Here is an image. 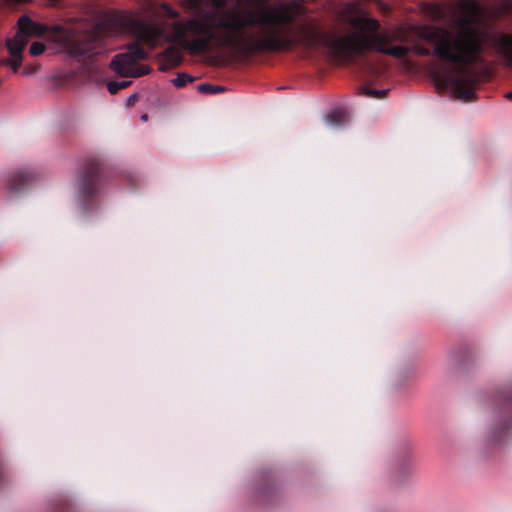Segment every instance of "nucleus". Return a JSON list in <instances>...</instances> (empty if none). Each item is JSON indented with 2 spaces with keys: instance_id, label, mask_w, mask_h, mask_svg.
<instances>
[{
  "instance_id": "obj_1",
  "label": "nucleus",
  "mask_w": 512,
  "mask_h": 512,
  "mask_svg": "<svg viewBox=\"0 0 512 512\" xmlns=\"http://www.w3.org/2000/svg\"><path fill=\"white\" fill-rule=\"evenodd\" d=\"M187 9L201 15L186 21H176L173 31L192 53L205 52L215 41L219 46L245 55L261 52H287L298 46L306 50L324 46L342 62H351L366 52H378L395 58H404L409 48L390 46L394 37L381 27L380 22L358 15L349 19L353 32L342 36L323 32L313 21L297 26V35H290L288 27L304 13L297 2L230 9L219 16L207 7L218 9L226 0H183Z\"/></svg>"
},
{
  "instance_id": "obj_2",
  "label": "nucleus",
  "mask_w": 512,
  "mask_h": 512,
  "mask_svg": "<svg viewBox=\"0 0 512 512\" xmlns=\"http://www.w3.org/2000/svg\"><path fill=\"white\" fill-rule=\"evenodd\" d=\"M452 10V28L428 25L418 27V37L432 44L433 49L416 45L414 52L423 57L435 56L443 62L458 66L460 75L449 74L445 81L458 98L472 100L475 95L474 79L468 75L467 69L478 64L482 58L485 39L478 24L485 17L486 10L476 0H459Z\"/></svg>"
},
{
  "instance_id": "obj_3",
  "label": "nucleus",
  "mask_w": 512,
  "mask_h": 512,
  "mask_svg": "<svg viewBox=\"0 0 512 512\" xmlns=\"http://www.w3.org/2000/svg\"><path fill=\"white\" fill-rule=\"evenodd\" d=\"M138 41L130 44L127 51L115 55L110 63L111 69L122 77H139L149 73L146 65L138 66L137 62L148 57L141 43L150 48L156 47L165 38L164 28L156 22L141 21L135 26Z\"/></svg>"
},
{
  "instance_id": "obj_4",
  "label": "nucleus",
  "mask_w": 512,
  "mask_h": 512,
  "mask_svg": "<svg viewBox=\"0 0 512 512\" xmlns=\"http://www.w3.org/2000/svg\"><path fill=\"white\" fill-rule=\"evenodd\" d=\"M105 180L104 162L99 157H88L82 163L76 179L78 196L85 212L98 196Z\"/></svg>"
},
{
  "instance_id": "obj_5",
  "label": "nucleus",
  "mask_w": 512,
  "mask_h": 512,
  "mask_svg": "<svg viewBox=\"0 0 512 512\" xmlns=\"http://www.w3.org/2000/svg\"><path fill=\"white\" fill-rule=\"evenodd\" d=\"M36 179V173L31 169H20L7 180V187L11 193H18L28 187Z\"/></svg>"
},
{
  "instance_id": "obj_6",
  "label": "nucleus",
  "mask_w": 512,
  "mask_h": 512,
  "mask_svg": "<svg viewBox=\"0 0 512 512\" xmlns=\"http://www.w3.org/2000/svg\"><path fill=\"white\" fill-rule=\"evenodd\" d=\"M492 44L505 64L512 67V33H501L494 36Z\"/></svg>"
},
{
  "instance_id": "obj_7",
  "label": "nucleus",
  "mask_w": 512,
  "mask_h": 512,
  "mask_svg": "<svg viewBox=\"0 0 512 512\" xmlns=\"http://www.w3.org/2000/svg\"><path fill=\"white\" fill-rule=\"evenodd\" d=\"M18 29L20 30V34H24L27 39L29 36H42L48 30L46 25L36 23L27 16L19 18Z\"/></svg>"
},
{
  "instance_id": "obj_8",
  "label": "nucleus",
  "mask_w": 512,
  "mask_h": 512,
  "mask_svg": "<svg viewBox=\"0 0 512 512\" xmlns=\"http://www.w3.org/2000/svg\"><path fill=\"white\" fill-rule=\"evenodd\" d=\"M99 45V38L95 34H87L75 41L74 52L79 56H89Z\"/></svg>"
},
{
  "instance_id": "obj_9",
  "label": "nucleus",
  "mask_w": 512,
  "mask_h": 512,
  "mask_svg": "<svg viewBox=\"0 0 512 512\" xmlns=\"http://www.w3.org/2000/svg\"><path fill=\"white\" fill-rule=\"evenodd\" d=\"M28 39L24 34H20L18 29L17 34L14 38L7 41V48L12 57H22V51L27 44Z\"/></svg>"
},
{
  "instance_id": "obj_10",
  "label": "nucleus",
  "mask_w": 512,
  "mask_h": 512,
  "mask_svg": "<svg viewBox=\"0 0 512 512\" xmlns=\"http://www.w3.org/2000/svg\"><path fill=\"white\" fill-rule=\"evenodd\" d=\"M326 120L331 126L340 127L349 121V114L343 109H335L326 116Z\"/></svg>"
},
{
  "instance_id": "obj_11",
  "label": "nucleus",
  "mask_w": 512,
  "mask_h": 512,
  "mask_svg": "<svg viewBox=\"0 0 512 512\" xmlns=\"http://www.w3.org/2000/svg\"><path fill=\"white\" fill-rule=\"evenodd\" d=\"M181 51L173 46L168 47L164 52V58L171 66H177L182 61Z\"/></svg>"
},
{
  "instance_id": "obj_12",
  "label": "nucleus",
  "mask_w": 512,
  "mask_h": 512,
  "mask_svg": "<svg viewBox=\"0 0 512 512\" xmlns=\"http://www.w3.org/2000/svg\"><path fill=\"white\" fill-rule=\"evenodd\" d=\"M197 90L201 93L205 94H217L225 90L223 86L220 85H212L209 83H201L197 86Z\"/></svg>"
},
{
  "instance_id": "obj_13",
  "label": "nucleus",
  "mask_w": 512,
  "mask_h": 512,
  "mask_svg": "<svg viewBox=\"0 0 512 512\" xmlns=\"http://www.w3.org/2000/svg\"><path fill=\"white\" fill-rule=\"evenodd\" d=\"M388 90H376V89H372V88H368L366 86H363L360 88V94L361 95H364V96H367V97H371V98H384L387 94Z\"/></svg>"
},
{
  "instance_id": "obj_14",
  "label": "nucleus",
  "mask_w": 512,
  "mask_h": 512,
  "mask_svg": "<svg viewBox=\"0 0 512 512\" xmlns=\"http://www.w3.org/2000/svg\"><path fill=\"white\" fill-rule=\"evenodd\" d=\"M194 79L195 78L189 74L178 73L177 77L175 79H173L172 82L176 87L182 88V87L186 86L188 83L193 82Z\"/></svg>"
},
{
  "instance_id": "obj_15",
  "label": "nucleus",
  "mask_w": 512,
  "mask_h": 512,
  "mask_svg": "<svg viewBox=\"0 0 512 512\" xmlns=\"http://www.w3.org/2000/svg\"><path fill=\"white\" fill-rule=\"evenodd\" d=\"M430 14L436 21L443 20L446 17V10L439 4H434L430 7Z\"/></svg>"
},
{
  "instance_id": "obj_16",
  "label": "nucleus",
  "mask_w": 512,
  "mask_h": 512,
  "mask_svg": "<svg viewBox=\"0 0 512 512\" xmlns=\"http://www.w3.org/2000/svg\"><path fill=\"white\" fill-rule=\"evenodd\" d=\"M510 428V424L507 422L502 423L494 432L492 435V439L495 442H501L502 440V434L506 435L508 433V430Z\"/></svg>"
},
{
  "instance_id": "obj_17",
  "label": "nucleus",
  "mask_w": 512,
  "mask_h": 512,
  "mask_svg": "<svg viewBox=\"0 0 512 512\" xmlns=\"http://www.w3.org/2000/svg\"><path fill=\"white\" fill-rule=\"evenodd\" d=\"M1 63L3 65L11 66L12 70L14 72H16L22 64V57H12L11 56V58L3 59L1 61Z\"/></svg>"
},
{
  "instance_id": "obj_18",
  "label": "nucleus",
  "mask_w": 512,
  "mask_h": 512,
  "mask_svg": "<svg viewBox=\"0 0 512 512\" xmlns=\"http://www.w3.org/2000/svg\"><path fill=\"white\" fill-rule=\"evenodd\" d=\"M161 13L165 17L171 18V19H175V18L179 17V12L177 10H175L174 8H172L171 6H169L168 4H163L161 6Z\"/></svg>"
},
{
  "instance_id": "obj_19",
  "label": "nucleus",
  "mask_w": 512,
  "mask_h": 512,
  "mask_svg": "<svg viewBox=\"0 0 512 512\" xmlns=\"http://www.w3.org/2000/svg\"><path fill=\"white\" fill-rule=\"evenodd\" d=\"M45 51V45L41 42H33L29 48L32 56H39Z\"/></svg>"
},
{
  "instance_id": "obj_20",
  "label": "nucleus",
  "mask_w": 512,
  "mask_h": 512,
  "mask_svg": "<svg viewBox=\"0 0 512 512\" xmlns=\"http://www.w3.org/2000/svg\"><path fill=\"white\" fill-rule=\"evenodd\" d=\"M108 91L111 94H116L118 91H120L119 81H111L107 85Z\"/></svg>"
},
{
  "instance_id": "obj_21",
  "label": "nucleus",
  "mask_w": 512,
  "mask_h": 512,
  "mask_svg": "<svg viewBox=\"0 0 512 512\" xmlns=\"http://www.w3.org/2000/svg\"><path fill=\"white\" fill-rule=\"evenodd\" d=\"M503 1V10L505 12H510L512 10V0H502Z\"/></svg>"
},
{
  "instance_id": "obj_22",
  "label": "nucleus",
  "mask_w": 512,
  "mask_h": 512,
  "mask_svg": "<svg viewBox=\"0 0 512 512\" xmlns=\"http://www.w3.org/2000/svg\"><path fill=\"white\" fill-rule=\"evenodd\" d=\"M368 70H369V72H370V74H371L372 76H377V75L379 74V70H378V68H376V67H375V66H373V65H369V66H368Z\"/></svg>"
},
{
  "instance_id": "obj_23",
  "label": "nucleus",
  "mask_w": 512,
  "mask_h": 512,
  "mask_svg": "<svg viewBox=\"0 0 512 512\" xmlns=\"http://www.w3.org/2000/svg\"><path fill=\"white\" fill-rule=\"evenodd\" d=\"M505 404H506V406L512 405V394L505 397Z\"/></svg>"
},
{
  "instance_id": "obj_24",
  "label": "nucleus",
  "mask_w": 512,
  "mask_h": 512,
  "mask_svg": "<svg viewBox=\"0 0 512 512\" xmlns=\"http://www.w3.org/2000/svg\"><path fill=\"white\" fill-rule=\"evenodd\" d=\"M129 85L128 81H119L120 89H124Z\"/></svg>"
},
{
  "instance_id": "obj_25",
  "label": "nucleus",
  "mask_w": 512,
  "mask_h": 512,
  "mask_svg": "<svg viewBox=\"0 0 512 512\" xmlns=\"http://www.w3.org/2000/svg\"><path fill=\"white\" fill-rule=\"evenodd\" d=\"M136 100V95H132L128 98V104H132Z\"/></svg>"
},
{
  "instance_id": "obj_26",
  "label": "nucleus",
  "mask_w": 512,
  "mask_h": 512,
  "mask_svg": "<svg viewBox=\"0 0 512 512\" xmlns=\"http://www.w3.org/2000/svg\"><path fill=\"white\" fill-rule=\"evenodd\" d=\"M141 119H142L143 121H147V119H148V115H147V114H143V115L141 116Z\"/></svg>"
},
{
  "instance_id": "obj_27",
  "label": "nucleus",
  "mask_w": 512,
  "mask_h": 512,
  "mask_svg": "<svg viewBox=\"0 0 512 512\" xmlns=\"http://www.w3.org/2000/svg\"><path fill=\"white\" fill-rule=\"evenodd\" d=\"M508 98H512V91L507 94Z\"/></svg>"
}]
</instances>
